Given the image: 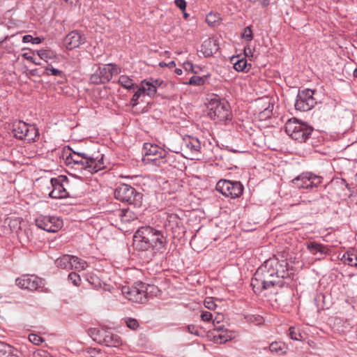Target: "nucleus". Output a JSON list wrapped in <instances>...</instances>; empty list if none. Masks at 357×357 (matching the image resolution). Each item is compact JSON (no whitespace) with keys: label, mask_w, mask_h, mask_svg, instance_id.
Returning <instances> with one entry per match:
<instances>
[{"label":"nucleus","mask_w":357,"mask_h":357,"mask_svg":"<svg viewBox=\"0 0 357 357\" xmlns=\"http://www.w3.org/2000/svg\"><path fill=\"white\" fill-rule=\"evenodd\" d=\"M104 155L98 154L96 156H89L84 153H65L63 158L65 164L78 170H85L89 173H96L105 168Z\"/></svg>","instance_id":"obj_1"},{"label":"nucleus","mask_w":357,"mask_h":357,"mask_svg":"<svg viewBox=\"0 0 357 357\" xmlns=\"http://www.w3.org/2000/svg\"><path fill=\"white\" fill-rule=\"evenodd\" d=\"M134 242L136 248L141 250H148L150 248L160 250L165 245L162 233L150 226L138 229L134 235Z\"/></svg>","instance_id":"obj_2"},{"label":"nucleus","mask_w":357,"mask_h":357,"mask_svg":"<svg viewBox=\"0 0 357 357\" xmlns=\"http://www.w3.org/2000/svg\"><path fill=\"white\" fill-rule=\"evenodd\" d=\"M173 155L157 144L145 143L144 144L143 162L153 167L165 168L166 165L174 162Z\"/></svg>","instance_id":"obj_3"},{"label":"nucleus","mask_w":357,"mask_h":357,"mask_svg":"<svg viewBox=\"0 0 357 357\" xmlns=\"http://www.w3.org/2000/svg\"><path fill=\"white\" fill-rule=\"evenodd\" d=\"M287 263L284 261H280L276 258H271L264 261V264L258 268L259 274L267 280H273L274 286L278 282V278H284L286 275Z\"/></svg>","instance_id":"obj_4"},{"label":"nucleus","mask_w":357,"mask_h":357,"mask_svg":"<svg viewBox=\"0 0 357 357\" xmlns=\"http://www.w3.org/2000/svg\"><path fill=\"white\" fill-rule=\"evenodd\" d=\"M313 129L305 123L296 119L288 120L285 124V131L291 139L303 142L310 137Z\"/></svg>","instance_id":"obj_5"},{"label":"nucleus","mask_w":357,"mask_h":357,"mask_svg":"<svg viewBox=\"0 0 357 357\" xmlns=\"http://www.w3.org/2000/svg\"><path fill=\"white\" fill-rule=\"evenodd\" d=\"M210 118L216 121H225L231 119V112L229 103L218 98H212L208 106Z\"/></svg>","instance_id":"obj_6"},{"label":"nucleus","mask_w":357,"mask_h":357,"mask_svg":"<svg viewBox=\"0 0 357 357\" xmlns=\"http://www.w3.org/2000/svg\"><path fill=\"white\" fill-rule=\"evenodd\" d=\"M153 289H155L154 286L139 282L131 287H123L122 292L128 300L135 303H143L149 298L148 291L150 289V291H152Z\"/></svg>","instance_id":"obj_7"},{"label":"nucleus","mask_w":357,"mask_h":357,"mask_svg":"<svg viewBox=\"0 0 357 357\" xmlns=\"http://www.w3.org/2000/svg\"><path fill=\"white\" fill-rule=\"evenodd\" d=\"M114 197L121 202L139 206L142 204V195L129 185L121 184L114 190Z\"/></svg>","instance_id":"obj_8"},{"label":"nucleus","mask_w":357,"mask_h":357,"mask_svg":"<svg viewBox=\"0 0 357 357\" xmlns=\"http://www.w3.org/2000/svg\"><path fill=\"white\" fill-rule=\"evenodd\" d=\"M120 70L116 65L107 64L99 67L90 77V81L96 84L108 82L113 75H117Z\"/></svg>","instance_id":"obj_9"},{"label":"nucleus","mask_w":357,"mask_h":357,"mask_svg":"<svg viewBox=\"0 0 357 357\" xmlns=\"http://www.w3.org/2000/svg\"><path fill=\"white\" fill-rule=\"evenodd\" d=\"M215 188L224 196L231 198L239 197L243 192V185L239 181L220 180Z\"/></svg>","instance_id":"obj_10"},{"label":"nucleus","mask_w":357,"mask_h":357,"mask_svg":"<svg viewBox=\"0 0 357 357\" xmlns=\"http://www.w3.org/2000/svg\"><path fill=\"white\" fill-rule=\"evenodd\" d=\"M13 131L16 138L29 142L34 140L38 135V131L33 126L21 121L14 123Z\"/></svg>","instance_id":"obj_11"},{"label":"nucleus","mask_w":357,"mask_h":357,"mask_svg":"<svg viewBox=\"0 0 357 357\" xmlns=\"http://www.w3.org/2000/svg\"><path fill=\"white\" fill-rule=\"evenodd\" d=\"M313 95L314 91L309 89L299 91L295 102L296 109L301 112L311 109L316 104Z\"/></svg>","instance_id":"obj_12"},{"label":"nucleus","mask_w":357,"mask_h":357,"mask_svg":"<svg viewBox=\"0 0 357 357\" xmlns=\"http://www.w3.org/2000/svg\"><path fill=\"white\" fill-rule=\"evenodd\" d=\"M322 177L311 172H304L292 180L298 188L309 189L317 187L322 182Z\"/></svg>","instance_id":"obj_13"},{"label":"nucleus","mask_w":357,"mask_h":357,"mask_svg":"<svg viewBox=\"0 0 357 357\" xmlns=\"http://www.w3.org/2000/svg\"><path fill=\"white\" fill-rule=\"evenodd\" d=\"M214 328L208 333V336L216 344H224L235 337L234 332L225 328L222 326H216L213 321Z\"/></svg>","instance_id":"obj_14"},{"label":"nucleus","mask_w":357,"mask_h":357,"mask_svg":"<svg viewBox=\"0 0 357 357\" xmlns=\"http://www.w3.org/2000/svg\"><path fill=\"white\" fill-rule=\"evenodd\" d=\"M67 180L66 176L61 175L56 178H50L51 191L49 197L54 199H61L68 196V192L64 188L63 182Z\"/></svg>","instance_id":"obj_15"},{"label":"nucleus","mask_w":357,"mask_h":357,"mask_svg":"<svg viewBox=\"0 0 357 357\" xmlns=\"http://www.w3.org/2000/svg\"><path fill=\"white\" fill-rule=\"evenodd\" d=\"M86 42V38L78 31L69 32L63 38V46L68 50L79 47Z\"/></svg>","instance_id":"obj_16"},{"label":"nucleus","mask_w":357,"mask_h":357,"mask_svg":"<svg viewBox=\"0 0 357 357\" xmlns=\"http://www.w3.org/2000/svg\"><path fill=\"white\" fill-rule=\"evenodd\" d=\"M16 284L22 289L33 291L41 287L43 280L34 275H24L16 280Z\"/></svg>","instance_id":"obj_17"},{"label":"nucleus","mask_w":357,"mask_h":357,"mask_svg":"<svg viewBox=\"0 0 357 357\" xmlns=\"http://www.w3.org/2000/svg\"><path fill=\"white\" fill-rule=\"evenodd\" d=\"M259 273V271L257 270L251 280V286L256 294H260L274 286L273 280H267L262 274L258 275Z\"/></svg>","instance_id":"obj_18"},{"label":"nucleus","mask_w":357,"mask_h":357,"mask_svg":"<svg viewBox=\"0 0 357 357\" xmlns=\"http://www.w3.org/2000/svg\"><path fill=\"white\" fill-rule=\"evenodd\" d=\"M305 245L308 252L313 255H327L330 252V248L328 245L319 243L315 241H307Z\"/></svg>","instance_id":"obj_19"},{"label":"nucleus","mask_w":357,"mask_h":357,"mask_svg":"<svg viewBox=\"0 0 357 357\" xmlns=\"http://www.w3.org/2000/svg\"><path fill=\"white\" fill-rule=\"evenodd\" d=\"M218 50L217 40L214 38H208L203 41L201 46V52L205 56H210L215 53Z\"/></svg>","instance_id":"obj_20"},{"label":"nucleus","mask_w":357,"mask_h":357,"mask_svg":"<svg viewBox=\"0 0 357 357\" xmlns=\"http://www.w3.org/2000/svg\"><path fill=\"white\" fill-rule=\"evenodd\" d=\"M185 147L191 153L192 156L191 159H194L193 157L197 156L200 152L201 144L198 139L188 137L185 139Z\"/></svg>","instance_id":"obj_21"},{"label":"nucleus","mask_w":357,"mask_h":357,"mask_svg":"<svg viewBox=\"0 0 357 357\" xmlns=\"http://www.w3.org/2000/svg\"><path fill=\"white\" fill-rule=\"evenodd\" d=\"M102 341L107 347H117L122 344V340L118 335L106 331L104 332Z\"/></svg>","instance_id":"obj_22"},{"label":"nucleus","mask_w":357,"mask_h":357,"mask_svg":"<svg viewBox=\"0 0 357 357\" xmlns=\"http://www.w3.org/2000/svg\"><path fill=\"white\" fill-rule=\"evenodd\" d=\"M116 215L119 218L121 222L123 224L129 223L137 218V215L129 208L117 211L116 212Z\"/></svg>","instance_id":"obj_23"},{"label":"nucleus","mask_w":357,"mask_h":357,"mask_svg":"<svg viewBox=\"0 0 357 357\" xmlns=\"http://www.w3.org/2000/svg\"><path fill=\"white\" fill-rule=\"evenodd\" d=\"M63 226V221L60 218L54 216H50L46 220V231L55 233L60 230Z\"/></svg>","instance_id":"obj_24"},{"label":"nucleus","mask_w":357,"mask_h":357,"mask_svg":"<svg viewBox=\"0 0 357 357\" xmlns=\"http://www.w3.org/2000/svg\"><path fill=\"white\" fill-rule=\"evenodd\" d=\"M46 75H53L58 78L57 82L63 83L66 80L64 73L53 66V63L46 65Z\"/></svg>","instance_id":"obj_25"},{"label":"nucleus","mask_w":357,"mask_h":357,"mask_svg":"<svg viewBox=\"0 0 357 357\" xmlns=\"http://www.w3.org/2000/svg\"><path fill=\"white\" fill-rule=\"evenodd\" d=\"M231 61L234 64V68L238 72H248L251 67V64L248 63L245 58L239 59L236 56L233 58Z\"/></svg>","instance_id":"obj_26"},{"label":"nucleus","mask_w":357,"mask_h":357,"mask_svg":"<svg viewBox=\"0 0 357 357\" xmlns=\"http://www.w3.org/2000/svg\"><path fill=\"white\" fill-rule=\"evenodd\" d=\"M341 260L345 264L357 268V252L347 251L342 255Z\"/></svg>","instance_id":"obj_27"},{"label":"nucleus","mask_w":357,"mask_h":357,"mask_svg":"<svg viewBox=\"0 0 357 357\" xmlns=\"http://www.w3.org/2000/svg\"><path fill=\"white\" fill-rule=\"evenodd\" d=\"M72 255H63L55 261V265L61 268L70 270L71 267Z\"/></svg>","instance_id":"obj_28"},{"label":"nucleus","mask_w":357,"mask_h":357,"mask_svg":"<svg viewBox=\"0 0 357 357\" xmlns=\"http://www.w3.org/2000/svg\"><path fill=\"white\" fill-rule=\"evenodd\" d=\"M139 87L144 94H146L149 96H153L157 92L155 86L148 79L143 80Z\"/></svg>","instance_id":"obj_29"},{"label":"nucleus","mask_w":357,"mask_h":357,"mask_svg":"<svg viewBox=\"0 0 357 357\" xmlns=\"http://www.w3.org/2000/svg\"><path fill=\"white\" fill-rule=\"evenodd\" d=\"M71 261L72 263L70 269H75L77 271H84L88 266L86 261L74 255H72Z\"/></svg>","instance_id":"obj_30"},{"label":"nucleus","mask_w":357,"mask_h":357,"mask_svg":"<svg viewBox=\"0 0 357 357\" xmlns=\"http://www.w3.org/2000/svg\"><path fill=\"white\" fill-rule=\"evenodd\" d=\"M181 224V221L178 216L176 214H169L167 218L166 227H169L172 230L179 227Z\"/></svg>","instance_id":"obj_31"},{"label":"nucleus","mask_w":357,"mask_h":357,"mask_svg":"<svg viewBox=\"0 0 357 357\" xmlns=\"http://www.w3.org/2000/svg\"><path fill=\"white\" fill-rule=\"evenodd\" d=\"M269 349L272 353L282 354L286 352L287 347L283 342H274L269 345Z\"/></svg>","instance_id":"obj_32"},{"label":"nucleus","mask_w":357,"mask_h":357,"mask_svg":"<svg viewBox=\"0 0 357 357\" xmlns=\"http://www.w3.org/2000/svg\"><path fill=\"white\" fill-rule=\"evenodd\" d=\"M119 83L125 89L130 91L135 89L133 80L126 75H121L119 78Z\"/></svg>","instance_id":"obj_33"},{"label":"nucleus","mask_w":357,"mask_h":357,"mask_svg":"<svg viewBox=\"0 0 357 357\" xmlns=\"http://www.w3.org/2000/svg\"><path fill=\"white\" fill-rule=\"evenodd\" d=\"M104 332L105 331H100V330H99L98 328H89V331H88V333L91 336V337L93 340L98 341V342H101L102 341Z\"/></svg>","instance_id":"obj_34"},{"label":"nucleus","mask_w":357,"mask_h":357,"mask_svg":"<svg viewBox=\"0 0 357 357\" xmlns=\"http://www.w3.org/2000/svg\"><path fill=\"white\" fill-rule=\"evenodd\" d=\"M54 27L55 28L54 30H52V29L50 27L47 30L50 35H52V36H55L56 35L61 34L63 31V26L62 24L59 22H56L54 24Z\"/></svg>","instance_id":"obj_35"},{"label":"nucleus","mask_w":357,"mask_h":357,"mask_svg":"<svg viewBox=\"0 0 357 357\" xmlns=\"http://www.w3.org/2000/svg\"><path fill=\"white\" fill-rule=\"evenodd\" d=\"M10 354V347L4 342H0V357H8Z\"/></svg>","instance_id":"obj_36"},{"label":"nucleus","mask_w":357,"mask_h":357,"mask_svg":"<svg viewBox=\"0 0 357 357\" xmlns=\"http://www.w3.org/2000/svg\"><path fill=\"white\" fill-rule=\"evenodd\" d=\"M187 330H188V333L193 334L196 336H202L203 335L202 329L195 325L188 326Z\"/></svg>","instance_id":"obj_37"},{"label":"nucleus","mask_w":357,"mask_h":357,"mask_svg":"<svg viewBox=\"0 0 357 357\" xmlns=\"http://www.w3.org/2000/svg\"><path fill=\"white\" fill-rule=\"evenodd\" d=\"M204 82H205V79L202 77L192 76L188 82H187V84H190V85L200 86V85L204 84Z\"/></svg>","instance_id":"obj_38"},{"label":"nucleus","mask_w":357,"mask_h":357,"mask_svg":"<svg viewBox=\"0 0 357 357\" xmlns=\"http://www.w3.org/2000/svg\"><path fill=\"white\" fill-rule=\"evenodd\" d=\"M48 59L54 60L52 61L54 63L55 61H59L60 56L52 50L46 49V64L50 63Z\"/></svg>","instance_id":"obj_39"},{"label":"nucleus","mask_w":357,"mask_h":357,"mask_svg":"<svg viewBox=\"0 0 357 357\" xmlns=\"http://www.w3.org/2000/svg\"><path fill=\"white\" fill-rule=\"evenodd\" d=\"M68 280L70 281H71V282L75 285V286H79L80 284V282H81V278H80V276L79 275H78L77 273H76L75 272H72L70 273L69 275H68Z\"/></svg>","instance_id":"obj_40"},{"label":"nucleus","mask_w":357,"mask_h":357,"mask_svg":"<svg viewBox=\"0 0 357 357\" xmlns=\"http://www.w3.org/2000/svg\"><path fill=\"white\" fill-rule=\"evenodd\" d=\"M143 94L144 93L141 91L140 88L138 87V89L135 92L130 100V103L132 107H135L138 104V100Z\"/></svg>","instance_id":"obj_41"},{"label":"nucleus","mask_w":357,"mask_h":357,"mask_svg":"<svg viewBox=\"0 0 357 357\" xmlns=\"http://www.w3.org/2000/svg\"><path fill=\"white\" fill-rule=\"evenodd\" d=\"M29 340L36 345H39L43 342V337L35 333H31L29 335Z\"/></svg>","instance_id":"obj_42"},{"label":"nucleus","mask_w":357,"mask_h":357,"mask_svg":"<svg viewBox=\"0 0 357 357\" xmlns=\"http://www.w3.org/2000/svg\"><path fill=\"white\" fill-rule=\"evenodd\" d=\"M248 321L255 325H261L264 323V318L260 315H251Z\"/></svg>","instance_id":"obj_43"},{"label":"nucleus","mask_w":357,"mask_h":357,"mask_svg":"<svg viewBox=\"0 0 357 357\" xmlns=\"http://www.w3.org/2000/svg\"><path fill=\"white\" fill-rule=\"evenodd\" d=\"M204 306L208 310H215L217 305L214 303L212 298L208 297L204 300Z\"/></svg>","instance_id":"obj_44"},{"label":"nucleus","mask_w":357,"mask_h":357,"mask_svg":"<svg viewBox=\"0 0 357 357\" xmlns=\"http://www.w3.org/2000/svg\"><path fill=\"white\" fill-rule=\"evenodd\" d=\"M202 320L203 321H215L216 319H213V314L211 312L208 311H203L200 316Z\"/></svg>","instance_id":"obj_45"},{"label":"nucleus","mask_w":357,"mask_h":357,"mask_svg":"<svg viewBox=\"0 0 357 357\" xmlns=\"http://www.w3.org/2000/svg\"><path fill=\"white\" fill-rule=\"evenodd\" d=\"M289 337L291 339L294 340H301L302 336L300 333H297L295 328L291 327L289 328Z\"/></svg>","instance_id":"obj_46"},{"label":"nucleus","mask_w":357,"mask_h":357,"mask_svg":"<svg viewBox=\"0 0 357 357\" xmlns=\"http://www.w3.org/2000/svg\"><path fill=\"white\" fill-rule=\"evenodd\" d=\"M242 37L249 41L252 40V31L250 27L248 26L244 29Z\"/></svg>","instance_id":"obj_47"},{"label":"nucleus","mask_w":357,"mask_h":357,"mask_svg":"<svg viewBox=\"0 0 357 357\" xmlns=\"http://www.w3.org/2000/svg\"><path fill=\"white\" fill-rule=\"evenodd\" d=\"M126 325L130 329L135 330L139 326L137 321L135 319L129 318L126 321Z\"/></svg>","instance_id":"obj_48"},{"label":"nucleus","mask_w":357,"mask_h":357,"mask_svg":"<svg viewBox=\"0 0 357 357\" xmlns=\"http://www.w3.org/2000/svg\"><path fill=\"white\" fill-rule=\"evenodd\" d=\"M175 5L179 8L181 10H185L186 8V2L185 0H175Z\"/></svg>","instance_id":"obj_49"},{"label":"nucleus","mask_w":357,"mask_h":357,"mask_svg":"<svg viewBox=\"0 0 357 357\" xmlns=\"http://www.w3.org/2000/svg\"><path fill=\"white\" fill-rule=\"evenodd\" d=\"M36 225L38 228L45 230V221L43 217L37 218L36 220Z\"/></svg>","instance_id":"obj_50"},{"label":"nucleus","mask_w":357,"mask_h":357,"mask_svg":"<svg viewBox=\"0 0 357 357\" xmlns=\"http://www.w3.org/2000/svg\"><path fill=\"white\" fill-rule=\"evenodd\" d=\"M153 85L155 86V89L157 90L158 87L160 86L162 84V81L158 79H153L151 78L148 79Z\"/></svg>","instance_id":"obj_51"},{"label":"nucleus","mask_w":357,"mask_h":357,"mask_svg":"<svg viewBox=\"0 0 357 357\" xmlns=\"http://www.w3.org/2000/svg\"><path fill=\"white\" fill-rule=\"evenodd\" d=\"M183 67L185 70L193 71V65L191 62H186L183 63Z\"/></svg>","instance_id":"obj_52"},{"label":"nucleus","mask_w":357,"mask_h":357,"mask_svg":"<svg viewBox=\"0 0 357 357\" xmlns=\"http://www.w3.org/2000/svg\"><path fill=\"white\" fill-rule=\"evenodd\" d=\"M33 37L31 35H25L22 37L23 43H29L32 41Z\"/></svg>","instance_id":"obj_53"},{"label":"nucleus","mask_w":357,"mask_h":357,"mask_svg":"<svg viewBox=\"0 0 357 357\" xmlns=\"http://www.w3.org/2000/svg\"><path fill=\"white\" fill-rule=\"evenodd\" d=\"M44 353L43 350H38L33 353V357H44Z\"/></svg>","instance_id":"obj_54"},{"label":"nucleus","mask_w":357,"mask_h":357,"mask_svg":"<svg viewBox=\"0 0 357 357\" xmlns=\"http://www.w3.org/2000/svg\"><path fill=\"white\" fill-rule=\"evenodd\" d=\"M46 357H63V356L60 354L54 355L53 354L49 353L48 351H46Z\"/></svg>","instance_id":"obj_55"},{"label":"nucleus","mask_w":357,"mask_h":357,"mask_svg":"<svg viewBox=\"0 0 357 357\" xmlns=\"http://www.w3.org/2000/svg\"><path fill=\"white\" fill-rule=\"evenodd\" d=\"M244 53L246 56H249L252 54V50L250 47L245 48Z\"/></svg>","instance_id":"obj_56"},{"label":"nucleus","mask_w":357,"mask_h":357,"mask_svg":"<svg viewBox=\"0 0 357 357\" xmlns=\"http://www.w3.org/2000/svg\"><path fill=\"white\" fill-rule=\"evenodd\" d=\"M261 6L262 7H267L270 4V0H261Z\"/></svg>","instance_id":"obj_57"},{"label":"nucleus","mask_w":357,"mask_h":357,"mask_svg":"<svg viewBox=\"0 0 357 357\" xmlns=\"http://www.w3.org/2000/svg\"><path fill=\"white\" fill-rule=\"evenodd\" d=\"M167 66H168L169 68H174L176 66V63L174 61H170L169 63H167Z\"/></svg>","instance_id":"obj_58"},{"label":"nucleus","mask_w":357,"mask_h":357,"mask_svg":"<svg viewBox=\"0 0 357 357\" xmlns=\"http://www.w3.org/2000/svg\"><path fill=\"white\" fill-rule=\"evenodd\" d=\"M31 42L33 43L38 44V43H40V39L39 38H33V40Z\"/></svg>","instance_id":"obj_59"},{"label":"nucleus","mask_w":357,"mask_h":357,"mask_svg":"<svg viewBox=\"0 0 357 357\" xmlns=\"http://www.w3.org/2000/svg\"><path fill=\"white\" fill-rule=\"evenodd\" d=\"M175 73L178 75H181L182 74V70L180 69V68H176L175 69Z\"/></svg>","instance_id":"obj_60"},{"label":"nucleus","mask_w":357,"mask_h":357,"mask_svg":"<svg viewBox=\"0 0 357 357\" xmlns=\"http://www.w3.org/2000/svg\"><path fill=\"white\" fill-rule=\"evenodd\" d=\"M96 353H97V351L95 349H91L89 351V354L91 355V356H93L96 354Z\"/></svg>","instance_id":"obj_61"},{"label":"nucleus","mask_w":357,"mask_h":357,"mask_svg":"<svg viewBox=\"0 0 357 357\" xmlns=\"http://www.w3.org/2000/svg\"><path fill=\"white\" fill-rule=\"evenodd\" d=\"M354 76L355 77H357V67L355 68V70H354Z\"/></svg>","instance_id":"obj_62"},{"label":"nucleus","mask_w":357,"mask_h":357,"mask_svg":"<svg viewBox=\"0 0 357 357\" xmlns=\"http://www.w3.org/2000/svg\"><path fill=\"white\" fill-rule=\"evenodd\" d=\"M167 63H165V62H160V66L161 67H164V66H167Z\"/></svg>","instance_id":"obj_63"},{"label":"nucleus","mask_w":357,"mask_h":357,"mask_svg":"<svg viewBox=\"0 0 357 357\" xmlns=\"http://www.w3.org/2000/svg\"><path fill=\"white\" fill-rule=\"evenodd\" d=\"M212 17V15H207L206 20L208 23H210V17Z\"/></svg>","instance_id":"obj_64"}]
</instances>
